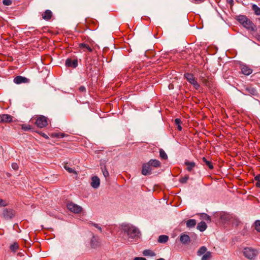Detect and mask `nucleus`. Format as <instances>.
Here are the masks:
<instances>
[{"label": "nucleus", "instance_id": "obj_46", "mask_svg": "<svg viewBox=\"0 0 260 260\" xmlns=\"http://www.w3.org/2000/svg\"><path fill=\"white\" fill-rule=\"evenodd\" d=\"M79 90L80 91L83 92L85 91V88L84 86H81L79 87Z\"/></svg>", "mask_w": 260, "mask_h": 260}, {"label": "nucleus", "instance_id": "obj_49", "mask_svg": "<svg viewBox=\"0 0 260 260\" xmlns=\"http://www.w3.org/2000/svg\"><path fill=\"white\" fill-rule=\"evenodd\" d=\"M230 4H232L233 2V0H227Z\"/></svg>", "mask_w": 260, "mask_h": 260}, {"label": "nucleus", "instance_id": "obj_44", "mask_svg": "<svg viewBox=\"0 0 260 260\" xmlns=\"http://www.w3.org/2000/svg\"><path fill=\"white\" fill-rule=\"evenodd\" d=\"M134 260H146V259L142 257H136L134 258Z\"/></svg>", "mask_w": 260, "mask_h": 260}, {"label": "nucleus", "instance_id": "obj_35", "mask_svg": "<svg viewBox=\"0 0 260 260\" xmlns=\"http://www.w3.org/2000/svg\"><path fill=\"white\" fill-rule=\"evenodd\" d=\"M256 181L255 185L257 187H260V175H257L254 177Z\"/></svg>", "mask_w": 260, "mask_h": 260}, {"label": "nucleus", "instance_id": "obj_3", "mask_svg": "<svg viewBox=\"0 0 260 260\" xmlns=\"http://www.w3.org/2000/svg\"><path fill=\"white\" fill-rule=\"evenodd\" d=\"M30 122L40 128H42L47 124L46 117L42 115H37L32 117L30 119Z\"/></svg>", "mask_w": 260, "mask_h": 260}, {"label": "nucleus", "instance_id": "obj_45", "mask_svg": "<svg viewBox=\"0 0 260 260\" xmlns=\"http://www.w3.org/2000/svg\"><path fill=\"white\" fill-rule=\"evenodd\" d=\"M193 2L195 3H197V4H199V3H202L203 2V1L204 0H192Z\"/></svg>", "mask_w": 260, "mask_h": 260}, {"label": "nucleus", "instance_id": "obj_33", "mask_svg": "<svg viewBox=\"0 0 260 260\" xmlns=\"http://www.w3.org/2000/svg\"><path fill=\"white\" fill-rule=\"evenodd\" d=\"M19 247L18 244L17 243H14L12 245H11L10 248L11 250V251L13 252H15Z\"/></svg>", "mask_w": 260, "mask_h": 260}, {"label": "nucleus", "instance_id": "obj_43", "mask_svg": "<svg viewBox=\"0 0 260 260\" xmlns=\"http://www.w3.org/2000/svg\"><path fill=\"white\" fill-rule=\"evenodd\" d=\"M91 224L92 225L94 226L95 228H96L98 229H99L101 232H102V228H101V227H100L98 224L91 223Z\"/></svg>", "mask_w": 260, "mask_h": 260}, {"label": "nucleus", "instance_id": "obj_10", "mask_svg": "<svg viewBox=\"0 0 260 260\" xmlns=\"http://www.w3.org/2000/svg\"><path fill=\"white\" fill-rule=\"evenodd\" d=\"M12 120V117L9 114L0 115V123H8Z\"/></svg>", "mask_w": 260, "mask_h": 260}, {"label": "nucleus", "instance_id": "obj_48", "mask_svg": "<svg viewBox=\"0 0 260 260\" xmlns=\"http://www.w3.org/2000/svg\"><path fill=\"white\" fill-rule=\"evenodd\" d=\"M22 128L25 129V130H27V129H29L30 128L29 127H27V126H26V127H24V126H22Z\"/></svg>", "mask_w": 260, "mask_h": 260}, {"label": "nucleus", "instance_id": "obj_19", "mask_svg": "<svg viewBox=\"0 0 260 260\" xmlns=\"http://www.w3.org/2000/svg\"><path fill=\"white\" fill-rule=\"evenodd\" d=\"M231 216L225 213H222L220 214V218L222 222H226L230 220Z\"/></svg>", "mask_w": 260, "mask_h": 260}, {"label": "nucleus", "instance_id": "obj_23", "mask_svg": "<svg viewBox=\"0 0 260 260\" xmlns=\"http://www.w3.org/2000/svg\"><path fill=\"white\" fill-rule=\"evenodd\" d=\"M169 240V237L167 235H160L158 239V242L160 243H165Z\"/></svg>", "mask_w": 260, "mask_h": 260}, {"label": "nucleus", "instance_id": "obj_20", "mask_svg": "<svg viewBox=\"0 0 260 260\" xmlns=\"http://www.w3.org/2000/svg\"><path fill=\"white\" fill-rule=\"evenodd\" d=\"M185 164L187 166V170L189 172H191L196 166V164L194 162L186 161L185 162Z\"/></svg>", "mask_w": 260, "mask_h": 260}, {"label": "nucleus", "instance_id": "obj_15", "mask_svg": "<svg viewBox=\"0 0 260 260\" xmlns=\"http://www.w3.org/2000/svg\"><path fill=\"white\" fill-rule=\"evenodd\" d=\"M90 245L92 248H95L100 245V242L98 237L93 236L91 239Z\"/></svg>", "mask_w": 260, "mask_h": 260}, {"label": "nucleus", "instance_id": "obj_17", "mask_svg": "<svg viewBox=\"0 0 260 260\" xmlns=\"http://www.w3.org/2000/svg\"><path fill=\"white\" fill-rule=\"evenodd\" d=\"M148 162L151 167H153L154 168L159 167L161 164L158 160L153 159H150Z\"/></svg>", "mask_w": 260, "mask_h": 260}, {"label": "nucleus", "instance_id": "obj_25", "mask_svg": "<svg viewBox=\"0 0 260 260\" xmlns=\"http://www.w3.org/2000/svg\"><path fill=\"white\" fill-rule=\"evenodd\" d=\"M197 223L196 220L195 219H189L186 221V226L188 228H193L194 227Z\"/></svg>", "mask_w": 260, "mask_h": 260}, {"label": "nucleus", "instance_id": "obj_4", "mask_svg": "<svg viewBox=\"0 0 260 260\" xmlns=\"http://www.w3.org/2000/svg\"><path fill=\"white\" fill-rule=\"evenodd\" d=\"M243 253L245 257L249 259H253L258 254L255 249L249 247L245 248Z\"/></svg>", "mask_w": 260, "mask_h": 260}, {"label": "nucleus", "instance_id": "obj_47", "mask_svg": "<svg viewBox=\"0 0 260 260\" xmlns=\"http://www.w3.org/2000/svg\"><path fill=\"white\" fill-rule=\"evenodd\" d=\"M256 38L258 41H260V34H257L256 36Z\"/></svg>", "mask_w": 260, "mask_h": 260}, {"label": "nucleus", "instance_id": "obj_30", "mask_svg": "<svg viewBox=\"0 0 260 260\" xmlns=\"http://www.w3.org/2000/svg\"><path fill=\"white\" fill-rule=\"evenodd\" d=\"M64 168L66 170H67L69 173H73L75 174H77V172L73 169L70 168L67 164L64 165Z\"/></svg>", "mask_w": 260, "mask_h": 260}, {"label": "nucleus", "instance_id": "obj_50", "mask_svg": "<svg viewBox=\"0 0 260 260\" xmlns=\"http://www.w3.org/2000/svg\"><path fill=\"white\" fill-rule=\"evenodd\" d=\"M49 14H50V19H51L52 18V12L50 11Z\"/></svg>", "mask_w": 260, "mask_h": 260}, {"label": "nucleus", "instance_id": "obj_38", "mask_svg": "<svg viewBox=\"0 0 260 260\" xmlns=\"http://www.w3.org/2000/svg\"><path fill=\"white\" fill-rule=\"evenodd\" d=\"M255 229L260 232V220H258L255 222Z\"/></svg>", "mask_w": 260, "mask_h": 260}, {"label": "nucleus", "instance_id": "obj_28", "mask_svg": "<svg viewBox=\"0 0 260 260\" xmlns=\"http://www.w3.org/2000/svg\"><path fill=\"white\" fill-rule=\"evenodd\" d=\"M202 160H203V161L205 164V165L206 166H207L208 167V168L210 169H212L213 168V166L212 165V162L208 160L204 157H203Z\"/></svg>", "mask_w": 260, "mask_h": 260}, {"label": "nucleus", "instance_id": "obj_41", "mask_svg": "<svg viewBox=\"0 0 260 260\" xmlns=\"http://www.w3.org/2000/svg\"><path fill=\"white\" fill-rule=\"evenodd\" d=\"M3 4L5 6H9L11 5L12 2L11 0H4Z\"/></svg>", "mask_w": 260, "mask_h": 260}, {"label": "nucleus", "instance_id": "obj_1", "mask_svg": "<svg viewBox=\"0 0 260 260\" xmlns=\"http://www.w3.org/2000/svg\"><path fill=\"white\" fill-rule=\"evenodd\" d=\"M121 226V231L126 234L129 238L134 239L139 236L140 232L135 226L129 224H123Z\"/></svg>", "mask_w": 260, "mask_h": 260}, {"label": "nucleus", "instance_id": "obj_6", "mask_svg": "<svg viewBox=\"0 0 260 260\" xmlns=\"http://www.w3.org/2000/svg\"><path fill=\"white\" fill-rule=\"evenodd\" d=\"M184 77H185L187 81L193 85V87L196 89L197 90L199 88L200 85L199 84L197 81V79L192 74L186 73L184 74Z\"/></svg>", "mask_w": 260, "mask_h": 260}, {"label": "nucleus", "instance_id": "obj_26", "mask_svg": "<svg viewBox=\"0 0 260 260\" xmlns=\"http://www.w3.org/2000/svg\"><path fill=\"white\" fill-rule=\"evenodd\" d=\"M66 134L62 133H53L51 136L52 138H62L66 136Z\"/></svg>", "mask_w": 260, "mask_h": 260}, {"label": "nucleus", "instance_id": "obj_27", "mask_svg": "<svg viewBox=\"0 0 260 260\" xmlns=\"http://www.w3.org/2000/svg\"><path fill=\"white\" fill-rule=\"evenodd\" d=\"M211 257V252L210 251H208L203 255L201 260H210Z\"/></svg>", "mask_w": 260, "mask_h": 260}, {"label": "nucleus", "instance_id": "obj_11", "mask_svg": "<svg viewBox=\"0 0 260 260\" xmlns=\"http://www.w3.org/2000/svg\"><path fill=\"white\" fill-rule=\"evenodd\" d=\"M80 50L83 52H91L92 51V49L88 45L85 43H81L79 45Z\"/></svg>", "mask_w": 260, "mask_h": 260}, {"label": "nucleus", "instance_id": "obj_7", "mask_svg": "<svg viewBox=\"0 0 260 260\" xmlns=\"http://www.w3.org/2000/svg\"><path fill=\"white\" fill-rule=\"evenodd\" d=\"M3 215L5 219H11L15 215V212L14 210L10 209H5L3 211Z\"/></svg>", "mask_w": 260, "mask_h": 260}, {"label": "nucleus", "instance_id": "obj_22", "mask_svg": "<svg viewBox=\"0 0 260 260\" xmlns=\"http://www.w3.org/2000/svg\"><path fill=\"white\" fill-rule=\"evenodd\" d=\"M143 254L144 256H149L151 257L155 256L156 255V253L154 252L149 249L144 250L143 251Z\"/></svg>", "mask_w": 260, "mask_h": 260}, {"label": "nucleus", "instance_id": "obj_52", "mask_svg": "<svg viewBox=\"0 0 260 260\" xmlns=\"http://www.w3.org/2000/svg\"><path fill=\"white\" fill-rule=\"evenodd\" d=\"M156 260H165L164 258H159Z\"/></svg>", "mask_w": 260, "mask_h": 260}, {"label": "nucleus", "instance_id": "obj_34", "mask_svg": "<svg viewBox=\"0 0 260 260\" xmlns=\"http://www.w3.org/2000/svg\"><path fill=\"white\" fill-rule=\"evenodd\" d=\"M101 169H102V171L103 174L104 176V177L105 178L108 177L109 175V174L108 170L106 168V167L104 166V167H102Z\"/></svg>", "mask_w": 260, "mask_h": 260}, {"label": "nucleus", "instance_id": "obj_16", "mask_svg": "<svg viewBox=\"0 0 260 260\" xmlns=\"http://www.w3.org/2000/svg\"><path fill=\"white\" fill-rule=\"evenodd\" d=\"M252 70L246 66H241V72L245 75H249L252 73Z\"/></svg>", "mask_w": 260, "mask_h": 260}, {"label": "nucleus", "instance_id": "obj_39", "mask_svg": "<svg viewBox=\"0 0 260 260\" xmlns=\"http://www.w3.org/2000/svg\"><path fill=\"white\" fill-rule=\"evenodd\" d=\"M42 17L44 19L47 20L49 19V10L45 11V13L42 14Z\"/></svg>", "mask_w": 260, "mask_h": 260}, {"label": "nucleus", "instance_id": "obj_40", "mask_svg": "<svg viewBox=\"0 0 260 260\" xmlns=\"http://www.w3.org/2000/svg\"><path fill=\"white\" fill-rule=\"evenodd\" d=\"M202 217L203 219H205V220H207V221H208H208H210V220H211L210 217L208 215H207V214H203L202 215Z\"/></svg>", "mask_w": 260, "mask_h": 260}, {"label": "nucleus", "instance_id": "obj_53", "mask_svg": "<svg viewBox=\"0 0 260 260\" xmlns=\"http://www.w3.org/2000/svg\"><path fill=\"white\" fill-rule=\"evenodd\" d=\"M205 84H206V86H208L210 87L209 83L207 84V83H206Z\"/></svg>", "mask_w": 260, "mask_h": 260}, {"label": "nucleus", "instance_id": "obj_8", "mask_svg": "<svg viewBox=\"0 0 260 260\" xmlns=\"http://www.w3.org/2000/svg\"><path fill=\"white\" fill-rule=\"evenodd\" d=\"M152 169L150 165L147 163L144 164L142 166V174L146 176L151 174Z\"/></svg>", "mask_w": 260, "mask_h": 260}, {"label": "nucleus", "instance_id": "obj_29", "mask_svg": "<svg viewBox=\"0 0 260 260\" xmlns=\"http://www.w3.org/2000/svg\"><path fill=\"white\" fill-rule=\"evenodd\" d=\"M252 9L254 11L255 15H260V8L257 7L256 5L253 4L252 6Z\"/></svg>", "mask_w": 260, "mask_h": 260}, {"label": "nucleus", "instance_id": "obj_13", "mask_svg": "<svg viewBox=\"0 0 260 260\" xmlns=\"http://www.w3.org/2000/svg\"><path fill=\"white\" fill-rule=\"evenodd\" d=\"M14 82L16 84H21L22 83L28 82V79L25 77L18 76L14 78Z\"/></svg>", "mask_w": 260, "mask_h": 260}, {"label": "nucleus", "instance_id": "obj_42", "mask_svg": "<svg viewBox=\"0 0 260 260\" xmlns=\"http://www.w3.org/2000/svg\"><path fill=\"white\" fill-rule=\"evenodd\" d=\"M12 168L14 170H17L19 168V167H18V165L17 163L16 162H14V163H12Z\"/></svg>", "mask_w": 260, "mask_h": 260}, {"label": "nucleus", "instance_id": "obj_18", "mask_svg": "<svg viewBox=\"0 0 260 260\" xmlns=\"http://www.w3.org/2000/svg\"><path fill=\"white\" fill-rule=\"evenodd\" d=\"M245 91L247 94H249L252 95H255L257 94L256 90L252 87L249 86L245 88Z\"/></svg>", "mask_w": 260, "mask_h": 260}, {"label": "nucleus", "instance_id": "obj_5", "mask_svg": "<svg viewBox=\"0 0 260 260\" xmlns=\"http://www.w3.org/2000/svg\"><path fill=\"white\" fill-rule=\"evenodd\" d=\"M67 207L70 212L75 214L80 213L83 210L82 207L73 202L68 203Z\"/></svg>", "mask_w": 260, "mask_h": 260}, {"label": "nucleus", "instance_id": "obj_51", "mask_svg": "<svg viewBox=\"0 0 260 260\" xmlns=\"http://www.w3.org/2000/svg\"><path fill=\"white\" fill-rule=\"evenodd\" d=\"M42 136H43L44 137L46 138H47V135H45V134H42Z\"/></svg>", "mask_w": 260, "mask_h": 260}, {"label": "nucleus", "instance_id": "obj_31", "mask_svg": "<svg viewBox=\"0 0 260 260\" xmlns=\"http://www.w3.org/2000/svg\"><path fill=\"white\" fill-rule=\"evenodd\" d=\"M175 123L176 125H177L178 129L181 131L182 130V127L181 126L182 123L181 120L179 118H176L175 119Z\"/></svg>", "mask_w": 260, "mask_h": 260}, {"label": "nucleus", "instance_id": "obj_37", "mask_svg": "<svg viewBox=\"0 0 260 260\" xmlns=\"http://www.w3.org/2000/svg\"><path fill=\"white\" fill-rule=\"evenodd\" d=\"M189 178L188 176H185L184 177H181L179 179V182L182 183H185L187 182Z\"/></svg>", "mask_w": 260, "mask_h": 260}, {"label": "nucleus", "instance_id": "obj_32", "mask_svg": "<svg viewBox=\"0 0 260 260\" xmlns=\"http://www.w3.org/2000/svg\"><path fill=\"white\" fill-rule=\"evenodd\" d=\"M159 156L161 157V158L163 159H167L168 158V156L165 151L162 149H159Z\"/></svg>", "mask_w": 260, "mask_h": 260}, {"label": "nucleus", "instance_id": "obj_12", "mask_svg": "<svg viewBox=\"0 0 260 260\" xmlns=\"http://www.w3.org/2000/svg\"><path fill=\"white\" fill-rule=\"evenodd\" d=\"M66 65L67 67L71 68H76L78 66V61L77 59H71L68 58L66 61Z\"/></svg>", "mask_w": 260, "mask_h": 260}, {"label": "nucleus", "instance_id": "obj_9", "mask_svg": "<svg viewBox=\"0 0 260 260\" xmlns=\"http://www.w3.org/2000/svg\"><path fill=\"white\" fill-rule=\"evenodd\" d=\"M90 185L93 188H98L100 185V179L96 176H94L91 178Z\"/></svg>", "mask_w": 260, "mask_h": 260}, {"label": "nucleus", "instance_id": "obj_54", "mask_svg": "<svg viewBox=\"0 0 260 260\" xmlns=\"http://www.w3.org/2000/svg\"><path fill=\"white\" fill-rule=\"evenodd\" d=\"M52 238V237H51V235H50V238H49V239H51Z\"/></svg>", "mask_w": 260, "mask_h": 260}, {"label": "nucleus", "instance_id": "obj_2", "mask_svg": "<svg viewBox=\"0 0 260 260\" xmlns=\"http://www.w3.org/2000/svg\"><path fill=\"white\" fill-rule=\"evenodd\" d=\"M237 20L246 29L251 31L256 30L255 25L245 16L239 15L237 16Z\"/></svg>", "mask_w": 260, "mask_h": 260}, {"label": "nucleus", "instance_id": "obj_24", "mask_svg": "<svg viewBox=\"0 0 260 260\" xmlns=\"http://www.w3.org/2000/svg\"><path fill=\"white\" fill-rule=\"evenodd\" d=\"M207 252H208L207 248L205 246H203L199 248L197 251V255L198 256H201L203 254H205Z\"/></svg>", "mask_w": 260, "mask_h": 260}, {"label": "nucleus", "instance_id": "obj_36", "mask_svg": "<svg viewBox=\"0 0 260 260\" xmlns=\"http://www.w3.org/2000/svg\"><path fill=\"white\" fill-rule=\"evenodd\" d=\"M8 205V203L6 200H3L0 198V207H6Z\"/></svg>", "mask_w": 260, "mask_h": 260}, {"label": "nucleus", "instance_id": "obj_14", "mask_svg": "<svg viewBox=\"0 0 260 260\" xmlns=\"http://www.w3.org/2000/svg\"><path fill=\"white\" fill-rule=\"evenodd\" d=\"M180 241L184 244L189 243L190 241V237L188 235L183 234H182L180 237Z\"/></svg>", "mask_w": 260, "mask_h": 260}, {"label": "nucleus", "instance_id": "obj_21", "mask_svg": "<svg viewBox=\"0 0 260 260\" xmlns=\"http://www.w3.org/2000/svg\"><path fill=\"white\" fill-rule=\"evenodd\" d=\"M207 224L205 222H201L198 223L197 229L201 232L204 231L207 229Z\"/></svg>", "mask_w": 260, "mask_h": 260}]
</instances>
